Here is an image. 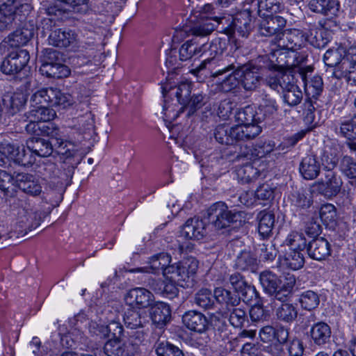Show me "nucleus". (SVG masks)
Wrapping results in <instances>:
<instances>
[{
  "label": "nucleus",
  "instance_id": "nucleus-1",
  "mask_svg": "<svg viewBox=\"0 0 356 356\" xmlns=\"http://www.w3.org/2000/svg\"><path fill=\"white\" fill-rule=\"evenodd\" d=\"M276 56L274 60L278 59L281 61V67L275 66L272 68H267L270 70L268 74L266 75L264 81L270 88L279 91L286 88L290 81L295 80L296 74L293 73V68L301 63L306 62V56L303 54H294L295 59L293 62L286 60V54L280 51H275Z\"/></svg>",
  "mask_w": 356,
  "mask_h": 356
},
{
  "label": "nucleus",
  "instance_id": "nucleus-2",
  "mask_svg": "<svg viewBox=\"0 0 356 356\" xmlns=\"http://www.w3.org/2000/svg\"><path fill=\"white\" fill-rule=\"evenodd\" d=\"M276 53L265 55L258 58V63L249 62L244 65H237L236 74L239 77L240 83L247 91H253L260 86L262 79L261 71L264 68L281 67V61L274 60Z\"/></svg>",
  "mask_w": 356,
  "mask_h": 356
},
{
  "label": "nucleus",
  "instance_id": "nucleus-3",
  "mask_svg": "<svg viewBox=\"0 0 356 356\" xmlns=\"http://www.w3.org/2000/svg\"><path fill=\"white\" fill-rule=\"evenodd\" d=\"M207 215L211 225L216 230L225 229L230 227L236 228L242 226L248 220L245 211L229 210L227 205L222 202H218L210 206Z\"/></svg>",
  "mask_w": 356,
  "mask_h": 356
},
{
  "label": "nucleus",
  "instance_id": "nucleus-4",
  "mask_svg": "<svg viewBox=\"0 0 356 356\" xmlns=\"http://www.w3.org/2000/svg\"><path fill=\"white\" fill-rule=\"evenodd\" d=\"M304 63H299L293 68L295 80L296 82L301 80L308 99H316L323 89V79L319 75L311 76L314 68L310 65H305Z\"/></svg>",
  "mask_w": 356,
  "mask_h": 356
},
{
  "label": "nucleus",
  "instance_id": "nucleus-5",
  "mask_svg": "<svg viewBox=\"0 0 356 356\" xmlns=\"http://www.w3.org/2000/svg\"><path fill=\"white\" fill-rule=\"evenodd\" d=\"M200 46L201 49L200 56L203 57L204 60L197 67L190 71L197 76L206 68L207 65L216 60H220V57L227 48V42L225 39L215 38L210 42L201 43L200 42Z\"/></svg>",
  "mask_w": 356,
  "mask_h": 356
},
{
  "label": "nucleus",
  "instance_id": "nucleus-6",
  "mask_svg": "<svg viewBox=\"0 0 356 356\" xmlns=\"http://www.w3.org/2000/svg\"><path fill=\"white\" fill-rule=\"evenodd\" d=\"M343 186L342 179L333 170H326L323 176L315 181L312 186V192L324 196L327 199L336 197Z\"/></svg>",
  "mask_w": 356,
  "mask_h": 356
},
{
  "label": "nucleus",
  "instance_id": "nucleus-7",
  "mask_svg": "<svg viewBox=\"0 0 356 356\" xmlns=\"http://www.w3.org/2000/svg\"><path fill=\"white\" fill-rule=\"evenodd\" d=\"M281 35L278 40V47L292 52L291 55H286L285 60H289L293 62L295 60L293 58L294 54H303L306 56V59L307 58V56L305 54L295 52L306 43L305 34L302 31L295 29H289L284 32L282 31Z\"/></svg>",
  "mask_w": 356,
  "mask_h": 356
},
{
  "label": "nucleus",
  "instance_id": "nucleus-8",
  "mask_svg": "<svg viewBox=\"0 0 356 356\" xmlns=\"http://www.w3.org/2000/svg\"><path fill=\"white\" fill-rule=\"evenodd\" d=\"M29 59V53L26 49L12 51L2 61L1 71L5 74L15 76L24 69Z\"/></svg>",
  "mask_w": 356,
  "mask_h": 356
},
{
  "label": "nucleus",
  "instance_id": "nucleus-9",
  "mask_svg": "<svg viewBox=\"0 0 356 356\" xmlns=\"http://www.w3.org/2000/svg\"><path fill=\"white\" fill-rule=\"evenodd\" d=\"M258 32L260 35L264 37H278L282 33L286 20L276 14L259 15Z\"/></svg>",
  "mask_w": 356,
  "mask_h": 356
},
{
  "label": "nucleus",
  "instance_id": "nucleus-10",
  "mask_svg": "<svg viewBox=\"0 0 356 356\" xmlns=\"http://www.w3.org/2000/svg\"><path fill=\"white\" fill-rule=\"evenodd\" d=\"M316 316L314 314H310L307 316L306 325H313L309 331V335L314 345L322 347L329 343L332 336L330 326L323 322H316Z\"/></svg>",
  "mask_w": 356,
  "mask_h": 356
},
{
  "label": "nucleus",
  "instance_id": "nucleus-11",
  "mask_svg": "<svg viewBox=\"0 0 356 356\" xmlns=\"http://www.w3.org/2000/svg\"><path fill=\"white\" fill-rule=\"evenodd\" d=\"M126 304L138 309L150 307L154 302L153 293L143 287L130 289L124 296Z\"/></svg>",
  "mask_w": 356,
  "mask_h": 356
},
{
  "label": "nucleus",
  "instance_id": "nucleus-12",
  "mask_svg": "<svg viewBox=\"0 0 356 356\" xmlns=\"http://www.w3.org/2000/svg\"><path fill=\"white\" fill-rule=\"evenodd\" d=\"M0 154L21 165L27 166L33 162L31 157L27 156L24 146L15 145L8 140H4L0 143Z\"/></svg>",
  "mask_w": 356,
  "mask_h": 356
},
{
  "label": "nucleus",
  "instance_id": "nucleus-13",
  "mask_svg": "<svg viewBox=\"0 0 356 356\" xmlns=\"http://www.w3.org/2000/svg\"><path fill=\"white\" fill-rule=\"evenodd\" d=\"M219 67H220V68L216 72H212L211 76L213 77L223 76L227 72L232 71L230 74L225 75L224 77L220 79L221 81L218 83L219 89L222 92H228L236 88L240 83L239 77L236 74V70L237 69L236 65L234 63L228 65L222 64L219 65Z\"/></svg>",
  "mask_w": 356,
  "mask_h": 356
},
{
  "label": "nucleus",
  "instance_id": "nucleus-14",
  "mask_svg": "<svg viewBox=\"0 0 356 356\" xmlns=\"http://www.w3.org/2000/svg\"><path fill=\"white\" fill-rule=\"evenodd\" d=\"M17 220L19 227L27 233L40 225L41 218L30 204L25 202L18 209Z\"/></svg>",
  "mask_w": 356,
  "mask_h": 356
},
{
  "label": "nucleus",
  "instance_id": "nucleus-15",
  "mask_svg": "<svg viewBox=\"0 0 356 356\" xmlns=\"http://www.w3.org/2000/svg\"><path fill=\"white\" fill-rule=\"evenodd\" d=\"M49 43L58 47H76L78 35L70 29H56L50 33Z\"/></svg>",
  "mask_w": 356,
  "mask_h": 356
},
{
  "label": "nucleus",
  "instance_id": "nucleus-16",
  "mask_svg": "<svg viewBox=\"0 0 356 356\" xmlns=\"http://www.w3.org/2000/svg\"><path fill=\"white\" fill-rule=\"evenodd\" d=\"M207 234V225L199 218L188 219L181 229V236L187 239L200 240Z\"/></svg>",
  "mask_w": 356,
  "mask_h": 356
},
{
  "label": "nucleus",
  "instance_id": "nucleus-17",
  "mask_svg": "<svg viewBox=\"0 0 356 356\" xmlns=\"http://www.w3.org/2000/svg\"><path fill=\"white\" fill-rule=\"evenodd\" d=\"M261 132L258 124H239L231 127L233 144L254 139Z\"/></svg>",
  "mask_w": 356,
  "mask_h": 356
},
{
  "label": "nucleus",
  "instance_id": "nucleus-18",
  "mask_svg": "<svg viewBox=\"0 0 356 356\" xmlns=\"http://www.w3.org/2000/svg\"><path fill=\"white\" fill-rule=\"evenodd\" d=\"M171 257L167 253L161 252L153 255L149 258V265L144 267L131 268L129 271L130 273H156L162 270L164 271L165 268L170 264Z\"/></svg>",
  "mask_w": 356,
  "mask_h": 356
},
{
  "label": "nucleus",
  "instance_id": "nucleus-19",
  "mask_svg": "<svg viewBox=\"0 0 356 356\" xmlns=\"http://www.w3.org/2000/svg\"><path fill=\"white\" fill-rule=\"evenodd\" d=\"M149 312L153 323L159 327L165 325L171 318L170 307L163 302H154L149 307Z\"/></svg>",
  "mask_w": 356,
  "mask_h": 356
},
{
  "label": "nucleus",
  "instance_id": "nucleus-20",
  "mask_svg": "<svg viewBox=\"0 0 356 356\" xmlns=\"http://www.w3.org/2000/svg\"><path fill=\"white\" fill-rule=\"evenodd\" d=\"M184 325L189 330L202 333L208 327V320L201 312L192 310L186 312L182 316Z\"/></svg>",
  "mask_w": 356,
  "mask_h": 356
},
{
  "label": "nucleus",
  "instance_id": "nucleus-21",
  "mask_svg": "<svg viewBox=\"0 0 356 356\" xmlns=\"http://www.w3.org/2000/svg\"><path fill=\"white\" fill-rule=\"evenodd\" d=\"M233 31L242 37H248L252 29V15L249 9H245L232 18Z\"/></svg>",
  "mask_w": 356,
  "mask_h": 356
},
{
  "label": "nucleus",
  "instance_id": "nucleus-22",
  "mask_svg": "<svg viewBox=\"0 0 356 356\" xmlns=\"http://www.w3.org/2000/svg\"><path fill=\"white\" fill-rule=\"evenodd\" d=\"M321 164L315 155H307L302 158L299 167L300 175L305 179L313 180L320 174Z\"/></svg>",
  "mask_w": 356,
  "mask_h": 356
},
{
  "label": "nucleus",
  "instance_id": "nucleus-23",
  "mask_svg": "<svg viewBox=\"0 0 356 356\" xmlns=\"http://www.w3.org/2000/svg\"><path fill=\"white\" fill-rule=\"evenodd\" d=\"M19 5V0H0V31L13 24Z\"/></svg>",
  "mask_w": 356,
  "mask_h": 356
},
{
  "label": "nucleus",
  "instance_id": "nucleus-24",
  "mask_svg": "<svg viewBox=\"0 0 356 356\" xmlns=\"http://www.w3.org/2000/svg\"><path fill=\"white\" fill-rule=\"evenodd\" d=\"M259 281L264 291L277 299V295L278 296V293H280L282 280L273 272L264 270L259 275Z\"/></svg>",
  "mask_w": 356,
  "mask_h": 356
},
{
  "label": "nucleus",
  "instance_id": "nucleus-25",
  "mask_svg": "<svg viewBox=\"0 0 356 356\" xmlns=\"http://www.w3.org/2000/svg\"><path fill=\"white\" fill-rule=\"evenodd\" d=\"M308 6L314 13L331 17L337 15L340 8L338 0H310Z\"/></svg>",
  "mask_w": 356,
  "mask_h": 356
},
{
  "label": "nucleus",
  "instance_id": "nucleus-26",
  "mask_svg": "<svg viewBox=\"0 0 356 356\" xmlns=\"http://www.w3.org/2000/svg\"><path fill=\"white\" fill-rule=\"evenodd\" d=\"M340 76H344L350 85L356 86V47L348 49Z\"/></svg>",
  "mask_w": 356,
  "mask_h": 356
},
{
  "label": "nucleus",
  "instance_id": "nucleus-27",
  "mask_svg": "<svg viewBox=\"0 0 356 356\" xmlns=\"http://www.w3.org/2000/svg\"><path fill=\"white\" fill-rule=\"evenodd\" d=\"M18 187L24 193L36 196L42 193V187L38 181L29 174L18 173L15 177Z\"/></svg>",
  "mask_w": 356,
  "mask_h": 356
},
{
  "label": "nucleus",
  "instance_id": "nucleus-28",
  "mask_svg": "<svg viewBox=\"0 0 356 356\" xmlns=\"http://www.w3.org/2000/svg\"><path fill=\"white\" fill-rule=\"evenodd\" d=\"M307 252L309 256L314 259H325L330 254V243L323 237L316 238L309 242Z\"/></svg>",
  "mask_w": 356,
  "mask_h": 356
},
{
  "label": "nucleus",
  "instance_id": "nucleus-29",
  "mask_svg": "<svg viewBox=\"0 0 356 356\" xmlns=\"http://www.w3.org/2000/svg\"><path fill=\"white\" fill-rule=\"evenodd\" d=\"M26 145L29 152L41 157L49 156L54 151L53 142L43 138L33 137L27 140Z\"/></svg>",
  "mask_w": 356,
  "mask_h": 356
},
{
  "label": "nucleus",
  "instance_id": "nucleus-30",
  "mask_svg": "<svg viewBox=\"0 0 356 356\" xmlns=\"http://www.w3.org/2000/svg\"><path fill=\"white\" fill-rule=\"evenodd\" d=\"M258 232L262 239H268L273 235L275 226V214L270 211H261L257 216Z\"/></svg>",
  "mask_w": 356,
  "mask_h": 356
},
{
  "label": "nucleus",
  "instance_id": "nucleus-31",
  "mask_svg": "<svg viewBox=\"0 0 356 356\" xmlns=\"http://www.w3.org/2000/svg\"><path fill=\"white\" fill-rule=\"evenodd\" d=\"M34 29L32 25H25L18 29L8 36V42L12 47L24 46L32 38Z\"/></svg>",
  "mask_w": 356,
  "mask_h": 356
},
{
  "label": "nucleus",
  "instance_id": "nucleus-32",
  "mask_svg": "<svg viewBox=\"0 0 356 356\" xmlns=\"http://www.w3.org/2000/svg\"><path fill=\"white\" fill-rule=\"evenodd\" d=\"M257 122H262L266 118H272L279 110V105L275 98L265 95L258 107Z\"/></svg>",
  "mask_w": 356,
  "mask_h": 356
},
{
  "label": "nucleus",
  "instance_id": "nucleus-33",
  "mask_svg": "<svg viewBox=\"0 0 356 356\" xmlns=\"http://www.w3.org/2000/svg\"><path fill=\"white\" fill-rule=\"evenodd\" d=\"M213 296L216 302L227 309H230L241 302V298L238 295L222 287H216L213 291Z\"/></svg>",
  "mask_w": 356,
  "mask_h": 356
},
{
  "label": "nucleus",
  "instance_id": "nucleus-34",
  "mask_svg": "<svg viewBox=\"0 0 356 356\" xmlns=\"http://www.w3.org/2000/svg\"><path fill=\"white\" fill-rule=\"evenodd\" d=\"M124 321L127 327L131 329L143 327L149 322L145 312L134 307L127 309L125 312Z\"/></svg>",
  "mask_w": 356,
  "mask_h": 356
},
{
  "label": "nucleus",
  "instance_id": "nucleus-35",
  "mask_svg": "<svg viewBox=\"0 0 356 356\" xmlns=\"http://www.w3.org/2000/svg\"><path fill=\"white\" fill-rule=\"evenodd\" d=\"M131 345L122 343L120 339H111L106 342L104 352L107 356H134Z\"/></svg>",
  "mask_w": 356,
  "mask_h": 356
},
{
  "label": "nucleus",
  "instance_id": "nucleus-36",
  "mask_svg": "<svg viewBox=\"0 0 356 356\" xmlns=\"http://www.w3.org/2000/svg\"><path fill=\"white\" fill-rule=\"evenodd\" d=\"M224 20H226L224 17L202 20L191 29L193 38H198V37H206L210 35L216 28L217 24H223Z\"/></svg>",
  "mask_w": 356,
  "mask_h": 356
},
{
  "label": "nucleus",
  "instance_id": "nucleus-37",
  "mask_svg": "<svg viewBox=\"0 0 356 356\" xmlns=\"http://www.w3.org/2000/svg\"><path fill=\"white\" fill-rule=\"evenodd\" d=\"M289 200L291 204L297 209H307L313 203L312 195L304 188L294 190L291 193Z\"/></svg>",
  "mask_w": 356,
  "mask_h": 356
},
{
  "label": "nucleus",
  "instance_id": "nucleus-38",
  "mask_svg": "<svg viewBox=\"0 0 356 356\" xmlns=\"http://www.w3.org/2000/svg\"><path fill=\"white\" fill-rule=\"evenodd\" d=\"M273 150V147L270 143H264L262 146L256 145L255 148L248 146L245 145L241 147V151L237 155L236 158L240 159L245 158L247 159H252L254 157H263L266 154L270 153Z\"/></svg>",
  "mask_w": 356,
  "mask_h": 356
},
{
  "label": "nucleus",
  "instance_id": "nucleus-39",
  "mask_svg": "<svg viewBox=\"0 0 356 356\" xmlns=\"http://www.w3.org/2000/svg\"><path fill=\"white\" fill-rule=\"evenodd\" d=\"M339 151L337 146L329 145L325 146L321 156V164L324 166L326 170H333L339 163Z\"/></svg>",
  "mask_w": 356,
  "mask_h": 356
},
{
  "label": "nucleus",
  "instance_id": "nucleus-40",
  "mask_svg": "<svg viewBox=\"0 0 356 356\" xmlns=\"http://www.w3.org/2000/svg\"><path fill=\"white\" fill-rule=\"evenodd\" d=\"M40 72L42 75L50 78L61 79L67 77L70 74L69 67L60 63L53 65L42 64L40 67Z\"/></svg>",
  "mask_w": 356,
  "mask_h": 356
},
{
  "label": "nucleus",
  "instance_id": "nucleus-41",
  "mask_svg": "<svg viewBox=\"0 0 356 356\" xmlns=\"http://www.w3.org/2000/svg\"><path fill=\"white\" fill-rule=\"evenodd\" d=\"M295 82H296V80L290 81L289 86L282 90L283 101L290 106H297L302 99V91L295 84Z\"/></svg>",
  "mask_w": 356,
  "mask_h": 356
},
{
  "label": "nucleus",
  "instance_id": "nucleus-42",
  "mask_svg": "<svg viewBox=\"0 0 356 356\" xmlns=\"http://www.w3.org/2000/svg\"><path fill=\"white\" fill-rule=\"evenodd\" d=\"M201 51L200 46V39L193 38L186 40L179 48V59L186 61L191 59L193 56H200Z\"/></svg>",
  "mask_w": 356,
  "mask_h": 356
},
{
  "label": "nucleus",
  "instance_id": "nucleus-43",
  "mask_svg": "<svg viewBox=\"0 0 356 356\" xmlns=\"http://www.w3.org/2000/svg\"><path fill=\"white\" fill-rule=\"evenodd\" d=\"M347 54H345L343 49L338 48L328 49L324 54L323 60L326 65L331 67H336L337 70L341 72V66Z\"/></svg>",
  "mask_w": 356,
  "mask_h": 356
},
{
  "label": "nucleus",
  "instance_id": "nucleus-44",
  "mask_svg": "<svg viewBox=\"0 0 356 356\" xmlns=\"http://www.w3.org/2000/svg\"><path fill=\"white\" fill-rule=\"evenodd\" d=\"M298 309L291 303H282L275 310L277 318L282 322L291 323L298 317Z\"/></svg>",
  "mask_w": 356,
  "mask_h": 356
},
{
  "label": "nucleus",
  "instance_id": "nucleus-45",
  "mask_svg": "<svg viewBox=\"0 0 356 356\" xmlns=\"http://www.w3.org/2000/svg\"><path fill=\"white\" fill-rule=\"evenodd\" d=\"M238 180L243 184L254 181L260 175V170L251 163H247L236 169Z\"/></svg>",
  "mask_w": 356,
  "mask_h": 356
},
{
  "label": "nucleus",
  "instance_id": "nucleus-46",
  "mask_svg": "<svg viewBox=\"0 0 356 356\" xmlns=\"http://www.w3.org/2000/svg\"><path fill=\"white\" fill-rule=\"evenodd\" d=\"M234 266L239 270L254 272L257 268V259L250 252L243 251L238 255Z\"/></svg>",
  "mask_w": 356,
  "mask_h": 356
},
{
  "label": "nucleus",
  "instance_id": "nucleus-47",
  "mask_svg": "<svg viewBox=\"0 0 356 356\" xmlns=\"http://www.w3.org/2000/svg\"><path fill=\"white\" fill-rule=\"evenodd\" d=\"M56 115L54 109L49 108L48 106L42 105L38 108H31L28 113L27 119L36 120L39 122H46L54 120Z\"/></svg>",
  "mask_w": 356,
  "mask_h": 356
},
{
  "label": "nucleus",
  "instance_id": "nucleus-48",
  "mask_svg": "<svg viewBox=\"0 0 356 356\" xmlns=\"http://www.w3.org/2000/svg\"><path fill=\"white\" fill-rule=\"evenodd\" d=\"M258 112L255 107L248 105L244 108H238L234 115L235 120L239 124H257L260 122H257Z\"/></svg>",
  "mask_w": 356,
  "mask_h": 356
},
{
  "label": "nucleus",
  "instance_id": "nucleus-49",
  "mask_svg": "<svg viewBox=\"0 0 356 356\" xmlns=\"http://www.w3.org/2000/svg\"><path fill=\"white\" fill-rule=\"evenodd\" d=\"M305 37L306 42L318 49L325 47L329 42L327 33L323 29H311L309 34H305Z\"/></svg>",
  "mask_w": 356,
  "mask_h": 356
},
{
  "label": "nucleus",
  "instance_id": "nucleus-50",
  "mask_svg": "<svg viewBox=\"0 0 356 356\" xmlns=\"http://www.w3.org/2000/svg\"><path fill=\"white\" fill-rule=\"evenodd\" d=\"M214 300L213 293L204 288L200 289L194 296V303L204 309H212L215 305Z\"/></svg>",
  "mask_w": 356,
  "mask_h": 356
},
{
  "label": "nucleus",
  "instance_id": "nucleus-51",
  "mask_svg": "<svg viewBox=\"0 0 356 356\" xmlns=\"http://www.w3.org/2000/svg\"><path fill=\"white\" fill-rule=\"evenodd\" d=\"M298 302L303 309L311 311L319 305L320 297L316 292L307 290L300 295Z\"/></svg>",
  "mask_w": 356,
  "mask_h": 356
},
{
  "label": "nucleus",
  "instance_id": "nucleus-52",
  "mask_svg": "<svg viewBox=\"0 0 356 356\" xmlns=\"http://www.w3.org/2000/svg\"><path fill=\"white\" fill-rule=\"evenodd\" d=\"M54 94L50 88H42L34 92L30 99L31 108H38L42 105L50 106V97H54Z\"/></svg>",
  "mask_w": 356,
  "mask_h": 356
},
{
  "label": "nucleus",
  "instance_id": "nucleus-53",
  "mask_svg": "<svg viewBox=\"0 0 356 356\" xmlns=\"http://www.w3.org/2000/svg\"><path fill=\"white\" fill-rule=\"evenodd\" d=\"M339 168L346 177L350 179H356V159L348 155L343 156L340 159Z\"/></svg>",
  "mask_w": 356,
  "mask_h": 356
},
{
  "label": "nucleus",
  "instance_id": "nucleus-54",
  "mask_svg": "<svg viewBox=\"0 0 356 356\" xmlns=\"http://www.w3.org/2000/svg\"><path fill=\"white\" fill-rule=\"evenodd\" d=\"M258 15L276 14L283 9L280 0H257Z\"/></svg>",
  "mask_w": 356,
  "mask_h": 356
},
{
  "label": "nucleus",
  "instance_id": "nucleus-55",
  "mask_svg": "<svg viewBox=\"0 0 356 356\" xmlns=\"http://www.w3.org/2000/svg\"><path fill=\"white\" fill-rule=\"evenodd\" d=\"M181 268V277L184 282H188L189 279L193 277L197 270L198 261L194 257H187L179 262Z\"/></svg>",
  "mask_w": 356,
  "mask_h": 356
},
{
  "label": "nucleus",
  "instance_id": "nucleus-56",
  "mask_svg": "<svg viewBox=\"0 0 356 356\" xmlns=\"http://www.w3.org/2000/svg\"><path fill=\"white\" fill-rule=\"evenodd\" d=\"M192 90L191 83L188 81L180 83L177 86L170 88V95H175L177 102L184 105L189 99Z\"/></svg>",
  "mask_w": 356,
  "mask_h": 356
},
{
  "label": "nucleus",
  "instance_id": "nucleus-57",
  "mask_svg": "<svg viewBox=\"0 0 356 356\" xmlns=\"http://www.w3.org/2000/svg\"><path fill=\"white\" fill-rule=\"evenodd\" d=\"M205 97L202 94H196L190 97L189 99L181 108V111H186L188 117L193 115L198 109H200L204 104Z\"/></svg>",
  "mask_w": 356,
  "mask_h": 356
},
{
  "label": "nucleus",
  "instance_id": "nucleus-58",
  "mask_svg": "<svg viewBox=\"0 0 356 356\" xmlns=\"http://www.w3.org/2000/svg\"><path fill=\"white\" fill-rule=\"evenodd\" d=\"M50 90L54 94V97H50V106L66 108L73 104L74 99L70 95L63 93L58 88H50Z\"/></svg>",
  "mask_w": 356,
  "mask_h": 356
},
{
  "label": "nucleus",
  "instance_id": "nucleus-59",
  "mask_svg": "<svg viewBox=\"0 0 356 356\" xmlns=\"http://www.w3.org/2000/svg\"><path fill=\"white\" fill-rule=\"evenodd\" d=\"M53 147L57 154L65 156L66 159L73 156L76 152L72 143L64 140L60 137L56 138L54 141Z\"/></svg>",
  "mask_w": 356,
  "mask_h": 356
},
{
  "label": "nucleus",
  "instance_id": "nucleus-60",
  "mask_svg": "<svg viewBox=\"0 0 356 356\" xmlns=\"http://www.w3.org/2000/svg\"><path fill=\"white\" fill-rule=\"evenodd\" d=\"M156 353L157 356H184L182 350L168 341L159 342Z\"/></svg>",
  "mask_w": 356,
  "mask_h": 356
},
{
  "label": "nucleus",
  "instance_id": "nucleus-61",
  "mask_svg": "<svg viewBox=\"0 0 356 356\" xmlns=\"http://www.w3.org/2000/svg\"><path fill=\"white\" fill-rule=\"evenodd\" d=\"M284 262L286 266L296 270L304 266L305 257L299 250H290L285 256Z\"/></svg>",
  "mask_w": 356,
  "mask_h": 356
},
{
  "label": "nucleus",
  "instance_id": "nucleus-62",
  "mask_svg": "<svg viewBox=\"0 0 356 356\" xmlns=\"http://www.w3.org/2000/svg\"><path fill=\"white\" fill-rule=\"evenodd\" d=\"M229 310V322L230 324L236 328H241L244 326L245 323H248V316L246 312L241 307L234 308V307Z\"/></svg>",
  "mask_w": 356,
  "mask_h": 356
},
{
  "label": "nucleus",
  "instance_id": "nucleus-63",
  "mask_svg": "<svg viewBox=\"0 0 356 356\" xmlns=\"http://www.w3.org/2000/svg\"><path fill=\"white\" fill-rule=\"evenodd\" d=\"M296 284V277L294 275L286 273L284 275L282 284L280 285V293L277 296V300L284 301L287 296L291 293Z\"/></svg>",
  "mask_w": 356,
  "mask_h": 356
},
{
  "label": "nucleus",
  "instance_id": "nucleus-64",
  "mask_svg": "<svg viewBox=\"0 0 356 356\" xmlns=\"http://www.w3.org/2000/svg\"><path fill=\"white\" fill-rule=\"evenodd\" d=\"M319 216L321 221L326 226L334 223L337 218V210L332 204H323L319 211Z\"/></svg>",
  "mask_w": 356,
  "mask_h": 356
}]
</instances>
